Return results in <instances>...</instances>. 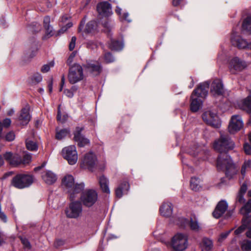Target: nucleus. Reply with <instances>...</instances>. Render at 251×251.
I'll use <instances>...</instances> for the list:
<instances>
[{"mask_svg": "<svg viewBox=\"0 0 251 251\" xmlns=\"http://www.w3.org/2000/svg\"><path fill=\"white\" fill-rule=\"evenodd\" d=\"M54 66V61H51L48 64L44 65L41 68V72L43 73H46L48 72L50 68L53 67Z\"/></svg>", "mask_w": 251, "mask_h": 251, "instance_id": "a19ab883", "label": "nucleus"}, {"mask_svg": "<svg viewBox=\"0 0 251 251\" xmlns=\"http://www.w3.org/2000/svg\"><path fill=\"white\" fill-rule=\"evenodd\" d=\"M67 119V116L64 115L63 118H62L61 116V111H60V106L59 105L58 107V112L57 116V119L58 121H60L62 123H64Z\"/></svg>", "mask_w": 251, "mask_h": 251, "instance_id": "49530a36", "label": "nucleus"}, {"mask_svg": "<svg viewBox=\"0 0 251 251\" xmlns=\"http://www.w3.org/2000/svg\"><path fill=\"white\" fill-rule=\"evenodd\" d=\"M227 207L228 205L226 201H219L213 212V216L216 218H220L226 211Z\"/></svg>", "mask_w": 251, "mask_h": 251, "instance_id": "aec40b11", "label": "nucleus"}, {"mask_svg": "<svg viewBox=\"0 0 251 251\" xmlns=\"http://www.w3.org/2000/svg\"><path fill=\"white\" fill-rule=\"evenodd\" d=\"M62 155L70 165L76 163L78 159L76 148L74 146H69L64 148L62 150Z\"/></svg>", "mask_w": 251, "mask_h": 251, "instance_id": "1a4fd4ad", "label": "nucleus"}, {"mask_svg": "<svg viewBox=\"0 0 251 251\" xmlns=\"http://www.w3.org/2000/svg\"><path fill=\"white\" fill-rule=\"evenodd\" d=\"M4 138L7 141H12L14 140L15 138V135L13 131H10L5 135Z\"/></svg>", "mask_w": 251, "mask_h": 251, "instance_id": "a18cd8bd", "label": "nucleus"}, {"mask_svg": "<svg viewBox=\"0 0 251 251\" xmlns=\"http://www.w3.org/2000/svg\"><path fill=\"white\" fill-rule=\"evenodd\" d=\"M84 77L83 68L80 64L75 63L70 67L68 79L71 84H74L80 82Z\"/></svg>", "mask_w": 251, "mask_h": 251, "instance_id": "39448f33", "label": "nucleus"}, {"mask_svg": "<svg viewBox=\"0 0 251 251\" xmlns=\"http://www.w3.org/2000/svg\"><path fill=\"white\" fill-rule=\"evenodd\" d=\"M203 120L213 127L219 128L221 126V121L217 114L212 111L204 112L202 116Z\"/></svg>", "mask_w": 251, "mask_h": 251, "instance_id": "9b49d317", "label": "nucleus"}, {"mask_svg": "<svg viewBox=\"0 0 251 251\" xmlns=\"http://www.w3.org/2000/svg\"><path fill=\"white\" fill-rule=\"evenodd\" d=\"M65 93L66 95L69 97H72L73 96V93L69 90H65Z\"/></svg>", "mask_w": 251, "mask_h": 251, "instance_id": "e2e57ef3", "label": "nucleus"}, {"mask_svg": "<svg viewBox=\"0 0 251 251\" xmlns=\"http://www.w3.org/2000/svg\"><path fill=\"white\" fill-rule=\"evenodd\" d=\"M209 84L204 82L201 84L193 92L191 99V110L193 112L198 111L201 107L202 103L201 99H204L207 95Z\"/></svg>", "mask_w": 251, "mask_h": 251, "instance_id": "f257e3e1", "label": "nucleus"}, {"mask_svg": "<svg viewBox=\"0 0 251 251\" xmlns=\"http://www.w3.org/2000/svg\"><path fill=\"white\" fill-rule=\"evenodd\" d=\"M31 161V155L30 153H25L23 157V159H22L21 164H28Z\"/></svg>", "mask_w": 251, "mask_h": 251, "instance_id": "79ce46f5", "label": "nucleus"}, {"mask_svg": "<svg viewBox=\"0 0 251 251\" xmlns=\"http://www.w3.org/2000/svg\"><path fill=\"white\" fill-rule=\"evenodd\" d=\"M3 157L11 166H17L21 164L22 158L18 154L6 152L4 154Z\"/></svg>", "mask_w": 251, "mask_h": 251, "instance_id": "2eb2a0df", "label": "nucleus"}, {"mask_svg": "<svg viewBox=\"0 0 251 251\" xmlns=\"http://www.w3.org/2000/svg\"><path fill=\"white\" fill-rule=\"evenodd\" d=\"M62 185L67 189L71 201L75 200L77 197V195L84 188L83 183L75 184L74 178L70 175H67L63 177Z\"/></svg>", "mask_w": 251, "mask_h": 251, "instance_id": "7ed1b4c3", "label": "nucleus"}, {"mask_svg": "<svg viewBox=\"0 0 251 251\" xmlns=\"http://www.w3.org/2000/svg\"><path fill=\"white\" fill-rule=\"evenodd\" d=\"M247 190V185L245 183H244L241 186L239 192L238 193L245 194Z\"/></svg>", "mask_w": 251, "mask_h": 251, "instance_id": "5fc2aeb1", "label": "nucleus"}, {"mask_svg": "<svg viewBox=\"0 0 251 251\" xmlns=\"http://www.w3.org/2000/svg\"><path fill=\"white\" fill-rule=\"evenodd\" d=\"M11 123V120L9 118H6L4 120H3L2 123H1L2 124V127L3 126L4 127H8Z\"/></svg>", "mask_w": 251, "mask_h": 251, "instance_id": "864d4df0", "label": "nucleus"}, {"mask_svg": "<svg viewBox=\"0 0 251 251\" xmlns=\"http://www.w3.org/2000/svg\"><path fill=\"white\" fill-rule=\"evenodd\" d=\"M248 231L246 232V236L248 238H251V217H247V227Z\"/></svg>", "mask_w": 251, "mask_h": 251, "instance_id": "37998d69", "label": "nucleus"}, {"mask_svg": "<svg viewBox=\"0 0 251 251\" xmlns=\"http://www.w3.org/2000/svg\"><path fill=\"white\" fill-rule=\"evenodd\" d=\"M251 167V160H248L245 161L244 164H243L241 173L243 176H245L246 173V172L248 171Z\"/></svg>", "mask_w": 251, "mask_h": 251, "instance_id": "e433bc0d", "label": "nucleus"}, {"mask_svg": "<svg viewBox=\"0 0 251 251\" xmlns=\"http://www.w3.org/2000/svg\"><path fill=\"white\" fill-rule=\"evenodd\" d=\"M212 248V241L207 238H203L201 244V251H210Z\"/></svg>", "mask_w": 251, "mask_h": 251, "instance_id": "a878e982", "label": "nucleus"}, {"mask_svg": "<svg viewBox=\"0 0 251 251\" xmlns=\"http://www.w3.org/2000/svg\"><path fill=\"white\" fill-rule=\"evenodd\" d=\"M104 58L106 63H111L114 60V58L110 52H106L104 54Z\"/></svg>", "mask_w": 251, "mask_h": 251, "instance_id": "c03bdc74", "label": "nucleus"}, {"mask_svg": "<svg viewBox=\"0 0 251 251\" xmlns=\"http://www.w3.org/2000/svg\"><path fill=\"white\" fill-rule=\"evenodd\" d=\"M70 131L68 129H62L59 131L57 130L56 132V138L58 140H61L66 137L69 133Z\"/></svg>", "mask_w": 251, "mask_h": 251, "instance_id": "f704fd0d", "label": "nucleus"}, {"mask_svg": "<svg viewBox=\"0 0 251 251\" xmlns=\"http://www.w3.org/2000/svg\"><path fill=\"white\" fill-rule=\"evenodd\" d=\"M243 126V123L241 118L239 115L233 116L230 120L228 130L230 133H234L240 130Z\"/></svg>", "mask_w": 251, "mask_h": 251, "instance_id": "ddd939ff", "label": "nucleus"}, {"mask_svg": "<svg viewBox=\"0 0 251 251\" xmlns=\"http://www.w3.org/2000/svg\"><path fill=\"white\" fill-rule=\"evenodd\" d=\"M242 28L243 32L251 34V17H247L244 20Z\"/></svg>", "mask_w": 251, "mask_h": 251, "instance_id": "c756f323", "label": "nucleus"}, {"mask_svg": "<svg viewBox=\"0 0 251 251\" xmlns=\"http://www.w3.org/2000/svg\"><path fill=\"white\" fill-rule=\"evenodd\" d=\"M25 145L26 149L30 151H36L38 150V147L36 143L27 139L25 141Z\"/></svg>", "mask_w": 251, "mask_h": 251, "instance_id": "473e14b6", "label": "nucleus"}, {"mask_svg": "<svg viewBox=\"0 0 251 251\" xmlns=\"http://www.w3.org/2000/svg\"><path fill=\"white\" fill-rule=\"evenodd\" d=\"M33 181L32 176L25 174H19L13 177L12 185L19 189H23L29 186Z\"/></svg>", "mask_w": 251, "mask_h": 251, "instance_id": "0eeeda50", "label": "nucleus"}, {"mask_svg": "<svg viewBox=\"0 0 251 251\" xmlns=\"http://www.w3.org/2000/svg\"><path fill=\"white\" fill-rule=\"evenodd\" d=\"M244 149L245 152L247 154L249 155L251 154V147L248 144H245Z\"/></svg>", "mask_w": 251, "mask_h": 251, "instance_id": "6e6d98bb", "label": "nucleus"}, {"mask_svg": "<svg viewBox=\"0 0 251 251\" xmlns=\"http://www.w3.org/2000/svg\"><path fill=\"white\" fill-rule=\"evenodd\" d=\"M83 67L88 72L96 75L99 74L101 71V67L97 61L88 62Z\"/></svg>", "mask_w": 251, "mask_h": 251, "instance_id": "a211bd4d", "label": "nucleus"}, {"mask_svg": "<svg viewBox=\"0 0 251 251\" xmlns=\"http://www.w3.org/2000/svg\"><path fill=\"white\" fill-rule=\"evenodd\" d=\"M97 27V23L95 21H90L89 22L85 28V32L86 33H91L94 31Z\"/></svg>", "mask_w": 251, "mask_h": 251, "instance_id": "c9c22d12", "label": "nucleus"}, {"mask_svg": "<svg viewBox=\"0 0 251 251\" xmlns=\"http://www.w3.org/2000/svg\"><path fill=\"white\" fill-rule=\"evenodd\" d=\"M83 130V128L77 127L74 134V139L77 142L78 145L79 147H84L89 143V140L83 137L81 134V131Z\"/></svg>", "mask_w": 251, "mask_h": 251, "instance_id": "6ab92c4d", "label": "nucleus"}, {"mask_svg": "<svg viewBox=\"0 0 251 251\" xmlns=\"http://www.w3.org/2000/svg\"><path fill=\"white\" fill-rule=\"evenodd\" d=\"M244 194L238 193L236 201V203H239L240 204H242L244 203L245 200L244 198Z\"/></svg>", "mask_w": 251, "mask_h": 251, "instance_id": "8fccbe9b", "label": "nucleus"}, {"mask_svg": "<svg viewBox=\"0 0 251 251\" xmlns=\"http://www.w3.org/2000/svg\"><path fill=\"white\" fill-rule=\"evenodd\" d=\"M170 245L176 251H183L188 246L187 236L184 234L178 233L172 237Z\"/></svg>", "mask_w": 251, "mask_h": 251, "instance_id": "423d86ee", "label": "nucleus"}, {"mask_svg": "<svg viewBox=\"0 0 251 251\" xmlns=\"http://www.w3.org/2000/svg\"><path fill=\"white\" fill-rule=\"evenodd\" d=\"M32 79L36 82L39 83L42 81V76L40 74L37 73L34 74Z\"/></svg>", "mask_w": 251, "mask_h": 251, "instance_id": "3c124183", "label": "nucleus"}, {"mask_svg": "<svg viewBox=\"0 0 251 251\" xmlns=\"http://www.w3.org/2000/svg\"><path fill=\"white\" fill-rule=\"evenodd\" d=\"M120 17L122 18L123 20L126 21L128 22H130L131 21V20L129 17V15L127 13H123V14Z\"/></svg>", "mask_w": 251, "mask_h": 251, "instance_id": "bf43d9fd", "label": "nucleus"}, {"mask_svg": "<svg viewBox=\"0 0 251 251\" xmlns=\"http://www.w3.org/2000/svg\"><path fill=\"white\" fill-rule=\"evenodd\" d=\"M48 87H49V92L50 93H51L52 92V81L50 82L49 84Z\"/></svg>", "mask_w": 251, "mask_h": 251, "instance_id": "774afa93", "label": "nucleus"}, {"mask_svg": "<svg viewBox=\"0 0 251 251\" xmlns=\"http://www.w3.org/2000/svg\"><path fill=\"white\" fill-rule=\"evenodd\" d=\"M82 212L81 203L79 201H74L70 203L69 208L66 210V214L69 218H77Z\"/></svg>", "mask_w": 251, "mask_h": 251, "instance_id": "9d476101", "label": "nucleus"}, {"mask_svg": "<svg viewBox=\"0 0 251 251\" xmlns=\"http://www.w3.org/2000/svg\"><path fill=\"white\" fill-rule=\"evenodd\" d=\"M241 108L251 113V96H249L242 101Z\"/></svg>", "mask_w": 251, "mask_h": 251, "instance_id": "7c9ffc66", "label": "nucleus"}, {"mask_svg": "<svg viewBox=\"0 0 251 251\" xmlns=\"http://www.w3.org/2000/svg\"><path fill=\"white\" fill-rule=\"evenodd\" d=\"M129 188V185L128 182L124 181L116 189L115 193L117 197L120 198L123 194L126 193Z\"/></svg>", "mask_w": 251, "mask_h": 251, "instance_id": "393cba45", "label": "nucleus"}, {"mask_svg": "<svg viewBox=\"0 0 251 251\" xmlns=\"http://www.w3.org/2000/svg\"><path fill=\"white\" fill-rule=\"evenodd\" d=\"M71 23H68L66 25L61 27V28L58 30V34H61L66 31L68 28H70L72 26Z\"/></svg>", "mask_w": 251, "mask_h": 251, "instance_id": "09e8293b", "label": "nucleus"}, {"mask_svg": "<svg viewBox=\"0 0 251 251\" xmlns=\"http://www.w3.org/2000/svg\"><path fill=\"white\" fill-rule=\"evenodd\" d=\"M14 113V110L12 109L9 110L7 111V115L12 116Z\"/></svg>", "mask_w": 251, "mask_h": 251, "instance_id": "338daca9", "label": "nucleus"}, {"mask_svg": "<svg viewBox=\"0 0 251 251\" xmlns=\"http://www.w3.org/2000/svg\"><path fill=\"white\" fill-rule=\"evenodd\" d=\"M123 43L122 42H120L116 39H112L110 41V43H109V48L114 50H119L123 49Z\"/></svg>", "mask_w": 251, "mask_h": 251, "instance_id": "c85d7f7f", "label": "nucleus"}, {"mask_svg": "<svg viewBox=\"0 0 251 251\" xmlns=\"http://www.w3.org/2000/svg\"><path fill=\"white\" fill-rule=\"evenodd\" d=\"M98 13L102 16H107L111 11L110 4L107 2H101L97 5Z\"/></svg>", "mask_w": 251, "mask_h": 251, "instance_id": "5701e85b", "label": "nucleus"}, {"mask_svg": "<svg viewBox=\"0 0 251 251\" xmlns=\"http://www.w3.org/2000/svg\"><path fill=\"white\" fill-rule=\"evenodd\" d=\"M247 67L246 63L239 59L238 57H234L229 63V68L232 73L235 71H241Z\"/></svg>", "mask_w": 251, "mask_h": 251, "instance_id": "f3484780", "label": "nucleus"}, {"mask_svg": "<svg viewBox=\"0 0 251 251\" xmlns=\"http://www.w3.org/2000/svg\"><path fill=\"white\" fill-rule=\"evenodd\" d=\"M98 200V194L96 191L89 189L82 193L80 200L84 205L87 207L93 206Z\"/></svg>", "mask_w": 251, "mask_h": 251, "instance_id": "6e6552de", "label": "nucleus"}, {"mask_svg": "<svg viewBox=\"0 0 251 251\" xmlns=\"http://www.w3.org/2000/svg\"><path fill=\"white\" fill-rule=\"evenodd\" d=\"M217 167L219 170L225 171L226 175L229 179L234 177L238 172V169L233 163L230 156L227 154L220 155L217 163Z\"/></svg>", "mask_w": 251, "mask_h": 251, "instance_id": "f03ea898", "label": "nucleus"}, {"mask_svg": "<svg viewBox=\"0 0 251 251\" xmlns=\"http://www.w3.org/2000/svg\"><path fill=\"white\" fill-rule=\"evenodd\" d=\"M223 84L220 79H215L211 85L210 93L214 96L222 95L224 93Z\"/></svg>", "mask_w": 251, "mask_h": 251, "instance_id": "dca6fc26", "label": "nucleus"}, {"mask_svg": "<svg viewBox=\"0 0 251 251\" xmlns=\"http://www.w3.org/2000/svg\"><path fill=\"white\" fill-rule=\"evenodd\" d=\"M182 0H173L172 1V4L174 6H177L180 4V2Z\"/></svg>", "mask_w": 251, "mask_h": 251, "instance_id": "052dcab7", "label": "nucleus"}, {"mask_svg": "<svg viewBox=\"0 0 251 251\" xmlns=\"http://www.w3.org/2000/svg\"><path fill=\"white\" fill-rule=\"evenodd\" d=\"M65 76H64V75H63L61 77V87L60 89V91H62V87L65 84Z\"/></svg>", "mask_w": 251, "mask_h": 251, "instance_id": "680f3d73", "label": "nucleus"}, {"mask_svg": "<svg viewBox=\"0 0 251 251\" xmlns=\"http://www.w3.org/2000/svg\"><path fill=\"white\" fill-rule=\"evenodd\" d=\"M189 226L192 230L199 231L200 229V226L195 218H191L189 222Z\"/></svg>", "mask_w": 251, "mask_h": 251, "instance_id": "4c0bfd02", "label": "nucleus"}, {"mask_svg": "<svg viewBox=\"0 0 251 251\" xmlns=\"http://www.w3.org/2000/svg\"><path fill=\"white\" fill-rule=\"evenodd\" d=\"M97 164V159L95 155L92 152H89L86 154L82 160V167L87 168L90 171H93Z\"/></svg>", "mask_w": 251, "mask_h": 251, "instance_id": "f8f14e48", "label": "nucleus"}, {"mask_svg": "<svg viewBox=\"0 0 251 251\" xmlns=\"http://www.w3.org/2000/svg\"><path fill=\"white\" fill-rule=\"evenodd\" d=\"M99 183L103 192L106 193H110V190L108 187V180L104 176H101L99 178Z\"/></svg>", "mask_w": 251, "mask_h": 251, "instance_id": "cd10ccee", "label": "nucleus"}, {"mask_svg": "<svg viewBox=\"0 0 251 251\" xmlns=\"http://www.w3.org/2000/svg\"><path fill=\"white\" fill-rule=\"evenodd\" d=\"M41 176L44 181L48 184H52L57 180L56 175L49 170L43 172Z\"/></svg>", "mask_w": 251, "mask_h": 251, "instance_id": "412c9836", "label": "nucleus"}, {"mask_svg": "<svg viewBox=\"0 0 251 251\" xmlns=\"http://www.w3.org/2000/svg\"><path fill=\"white\" fill-rule=\"evenodd\" d=\"M76 38L75 37L73 36L71 39V41L69 44V49L70 50H72L74 49L75 46V42Z\"/></svg>", "mask_w": 251, "mask_h": 251, "instance_id": "603ef678", "label": "nucleus"}, {"mask_svg": "<svg viewBox=\"0 0 251 251\" xmlns=\"http://www.w3.org/2000/svg\"><path fill=\"white\" fill-rule=\"evenodd\" d=\"M231 42L233 46L239 49L249 48L251 50V44L242 38L239 35L233 34L231 37Z\"/></svg>", "mask_w": 251, "mask_h": 251, "instance_id": "4468645a", "label": "nucleus"}, {"mask_svg": "<svg viewBox=\"0 0 251 251\" xmlns=\"http://www.w3.org/2000/svg\"><path fill=\"white\" fill-rule=\"evenodd\" d=\"M75 55V52H72L71 55L69 56V58L67 61V64L68 65H70L73 61Z\"/></svg>", "mask_w": 251, "mask_h": 251, "instance_id": "13d9d810", "label": "nucleus"}, {"mask_svg": "<svg viewBox=\"0 0 251 251\" xmlns=\"http://www.w3.org/2000/svg\"><path fill=\"white\" fill-rule=\"evenodd\" d=\"M22 242L25 249H30V244L27 240H26V239H22Z\"/></svg>", "mask_w": 251, "mask_h": 251, "instance_id": "4d7b16f0", "label": "nucleus"}, {"mask_svg": "<svg viewBox=\"0 0 251 251\" xmlns=\"http://www.w3.org/2000/svg\"><path fill=\"white\" fill-rule=\"evenodd\" d=\"M213 148L220 152H225L232 150L235 146L234 143L227 134L220 132V136L213 143Z\"/></svg>", "mask_w": 251, "mask_h": 251, "instance_id": "20e7f679", "label": "nucleus"}, {"mask_svg": "<svg viewBox=\"0 0 251 251\" xmlns=\"http://www.w3.org/2000/svg\"><path fill=\"white\" fill-rule=\"evenodd\" d=\"M50 17L48 16L45 17L43 20L44 26L46 29V33L51 36L52 35V27L50 25Z\"/></svg>", "mask_w": 251, "mask_h": 251, "instance_id": "2f4dec72", "label": "nucleus"}, {"mask_svg": "<svg viewBox=\"0 0 251 251\" xmlns=\"http://www.w3.org/2000/svg\"><path fill=\"white\" fill-rule=\"evenodd\" d=\"M241 247L243 251L251 250V240H244L241 243Z\"/></svg>", "mask_w": 251, "mask_h": 251, "instance_id": "58836bf2", "label": "nucleus"}, {"mask_svg": "<svg viewBox=\"0 0 251 251\" xmlns=\"http://www.w3.org/2000/svg\"><path fill=\"white\" fill-rule=\"evenodd\" d=\"M116 12L121 17L123 14H122V9L119 7L117 6L116 9L115 10Z\"/></svg>", "mask_w": 251, "mask_h": 251, "instance_id": "0e129e2a", "label": "nucleus"}, {"mask_svg": "<svg viewBox=\"0 0 251 251\" xmlns=\"http://www.w3.org/2000/svg\"><path fill=\"white\" fill-rule=\"evenodd\" d=\"M231 230L227 231L224 232L222 233L218 239L219 242H222L228 235Z\"/></svg>", "mask_w": 251, "mask_h": 251, "instance_id": "de8ad7c7", "label": "nucleus"}, {"mask_svg": "<svg viewBox=\"0 0 251 251\" xmlns=\"http://www.w3.org/2000/svg\"><path fill=\"white\" fill-rule=\"evenodd\" d=\"M251 212V199L240 209V213L246 215Z\"/></svg>", "mask_w": 251, "mask_h": 251, "instance_id": "72a5a7b5", "label": "nucleus"}, {"mask_svg": "<svg viewBox=\"0 0 251 251\" xmlns=\"http://www.w3.org/2000/svg\"><path fill=\"white\" fill-rule=\"evenodd\" d=\"M190 187L195 191H199L201 188V181L200 179L196 177H192L190 181Z\"/></svg>", "mask_w": 251, "mask_h": 251, "instance_id": "bb28decb", "label": "nucleus"}, {"mask_svg": "<svg viewBox=\"0 0 251 251\" xmlns=\"http://www.w3.org/2000/svg\"><path fill=\"white\" fill-rule=\"evenodd\" d=\"M29 107L26 106L23 108L20 112V116L18 118L19 121H20L21 125H25L27 124L30 120V115L29 114Z\"/></svg>", "mask_w": 251, "mask_h": 251, "instance_id": "4be33fe9", "label": "nucleus"}, {"mask_svg": "<svg viewBox=\"0 0 251 251\" xmlns=\"http://www.w3.org/2000/svg\"><path fill=\"white\" fill-rule=\"evenodd\" d=\"M247 217H245L242 220V225L235 230L234 232L236 235H238L243 232L247 227Z\"/></svg>", "mask_w": 251, "mask_h": 251, "instance_id": "ea45409f", "label": "nucleus"}, {"mask_svg": "<svg viewBox=\"0 0 251 251\" xmlns=\"http://www.w3.org/2000/svg\"><path fill=\"white\" fill-rule=\"evenodd\" d=\"M54 2V0H50V1H48V0H46V2L47 4V5L48 7H51L52 5L50 4V2Z\"/></svg>", "mask_w": 251, "mask_h": 251, "instance_id": "69168bd1", "label": "nucleus"}, {"mask_svg": "<svg viewBox=\"0 0 251 251\" xmlns=\"http://www.w3.org/2000/svg\"><path fill=\"white\" fill-rule=\"evenodd\" d=\"M160 212L165 217L170 216L173 213V208L170 202H164L160 208Z\"/></svg>", "mask_w": 251, "mask_h": 251, "instance_id": "b1692460", "label": "nucleus"}]
</instances>
